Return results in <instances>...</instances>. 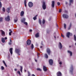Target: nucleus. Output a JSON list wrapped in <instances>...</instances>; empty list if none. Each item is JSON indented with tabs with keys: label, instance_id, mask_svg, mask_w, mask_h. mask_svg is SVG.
<instances>
[{
	"label": "nucleus",
	"instance_id": "obj_46",
	"mask_svg": "<svg viewBox=\"0 0 76 76\" xmlns=\"http://www.w3.org/2000/svg\"><path fill=\"white\" fill-rule=\"evenodd\" d=\"M32 30H31V29H30V30H29L30 32H32Z\"/></svg>",
	"mask_w": 76,
	"mask_h": 76
},
{
	"label": "nucleus",
	"instance_id": "obj_16",
	"mask_svg": "<svg viewBox=\"0 0 76 76\" xmlns=\"http://www.w3.org/2000/svg\"><path fill=\"white\" fill-rule=\"evenodd\" d=\"M35 37L36 38H38V37H39V33H37L35 35Z\"/></svg>",
	"mask_w": 76,
	"mask_h": 76
},
{
	"label": "nucleus",
	"instance_id": "obj_59",
	"mask_svg": "<svg viewBox=\"0 0 76 76\" xmlns=\"http://www.w3.org/2000/svg\"><path fill=\"white\" fill-rule=\"evenodd\" d=\"M38 54L39 55L40 54L39 53V54L38 53Z\"/></svg>",
	"mask_w": 76,
	"mask_h": 76
},
{
	"label": "nucleus",
	"instance_id": "obj_9",
	"mask_svg": "<svg viewBox=\"0 0 76 76\" xmlns=\"http://www.w3.org/2000/svg\"><path fill=\"white\" fill-rule=\"evenodd\" d=\"M10 52L11 53V54H13V48H10Z\"/></svg>",
	"mask_w": 76,
	"mask_h": 76
},
{
	"label": "nucleus",
	"instance_id": "obj_51",
	"mask_svg": "<svg viewBox=\"0 0 76 76\" xmlns=\"http://www.w3.org/2000/svg\"><path fill=\"white\" fill-rule=\"evenodd\" d=\"M35 61L37 62V60L35 59Z\"/></svg>",
	"mask_w": 76,
	"mask_h": 76
},
{
	"label": "nucleus",
	"instance_id": "obj_7",
	"mask_svg": "<svg viewBox=\"0 0 76 76\" xmlns=\"http://www.w3.org/2000/svg\"><path fill=\"white\" fill-rule=\"evenodd\" d=\"M63 17L64 18H68V17H69V16H68V15H67L64 14L63 15Z\"/></svg>",
	"mask_w": 76,
	"mask_h": 76
},
{
	"label": "nucleus",
	"instance_id": "obj_45",
	"mask_svg": "<svg viewBox=\"0 0 76 76\" xmlns=\"http://www.w3.org/2000/svg\"><path fill=\"white\" fill-rule=\"evenodd\" d=\"M59 64H62V63H61V62H60L59 63Z\"/></svg>",
	"mask_w": 76,
	"mask_h": 76
},
{
	"label": "nucleus",
	"instance_id": "obj_25",
	"mask_svg": "<svg viewBox=\"0 0 76 76\" xmlns=\"http://www.w3.org/2000/svg\"><path fill=\"white\" fill-rule=\"evenodd\" d=\"M26 0L24 1V4H25V7H26Z\"/></svg>",
	"mask_w": 76,
	"mask_h": 76
},
{
	"label": "nucleus",
	"instance_id": "obj_4",
	"mask_svg": "<svg viewBox=\"0 0 76 76\" xmlns=\"http://www.w3.org/2000/svg\"><path fill=\"white\" fill-rule=\"evenodd\" d=\"M49 62L50 65H52L53 63V60L50 59L49 60Z\"/></svg>",
	"mask_w": 76,
	"mask_h": 76
},
{
	"label": "nucleus",
	"instance_id": "obj_5",
	"mask_svg": "<svg viewBox=\"0 0 76 76\" xmlns=\"http://www.w3.org/2000/svg\"><path fill=\"white\" fill-rule=\"evenodd\" d=\"M66 35H67V37H68V38H69V36L70 35H72V34L70 33L69 32H68L66 33Z\"/></svg>",
	"mask_w": 76,
	"mask_h": 76
},
{
	"label": "nucleus",
	"instance_id": "obj_33",
	"mask_svg": "<svg viewBox=\"0 0 76 76\" xmlns=\"http://www.w3.org/2000/svg\"><path fill=\"white\" fill-rule=\"evenodd\" d=\"M45 23V20L44 19H43L42 21V23L43 24H44Z\"/></svg>",
	"mask_w": 76,
	"mask_h": 76
},
{
	"label": "nucleus",
	"instance_id": "obj_38",
	"mask_svg": "<svg viewBox=\"0 0 76 76\" xmlns=\"http://www.w3.org/2000/svg\"><path fill=\"white\" fill-rule=\"evenodd\" d=\"M24 24H25L26 25H28V23H27V22H24Z\"/></svg>",
	"mask_w": 76,
	"mask_h": 76
},
{
	"label": "nucleus",
	"instance_id": "obj_60",
	"mask_svg": "<svg viewBox=\"0 0 76 76\" xmlns=\"http://www.w3.org/2000/svg\"><path fill=\"white\" fill-rule=\"evenodd\" d=\"M58 26V25H57V26Z\"/></svg>",
	"mask_w": 76,
	"mask_h": 76
},
{
	"label": "nucleus",
	"instance_id": "obj_30",
	"mask_svg": "<svg viewBox=\"0 0 76 76\" xmlns=\"http://www.w3.org/2000/svg\"><path fill=\"white\" fill-rule=\"evenodd\" d=\"M39 23L41 24V20L40 19H39Z\"/></svg>",
	"mask_w": 76,
	"mask_h": 76
},
{
	"label": "nucleus",
	"instance_id": "obj_62",
	"mask_svg": "<svg viewBox=\"0 0 76 76\" xmlns=\"http://www.w3.org/2000/svg\"><path fill=\"white\" fill-rule=\"evenodd\" d=\"M69 47H70V46H69Z\"/></svg>",
	"mask_w": 76,
	"mask_h": 76
},
{
	"label": "nucleus",
	"instance_id": "obj_31",
	"mask_svg": "<svg viewBox=\"0 0 76 76\" xmlns=\"http://www.w3.org/2000/svg\"><path fill=\"white\" fill-rule=\"evenodd\" d=\"M12 31H11L9 33V34L10 35H12V34H11V33H12Z\"/></svg>",
	"mask_w": 76,
	"mask_h": 76
},
{
	"label": "nucleus",
	"instance_id": "obj_56",
	"mask_svg": "<svg viewBox=\"0 0 76 76\" xmlns=\"http://www.w3.org/2000/svg\"><path fill=\"white\" fill-rule=\"evenodd\" d=\"M54 35H56V33H54Z\"/></svg>",
	"mask_w": 76,
	"mask_h": 76
},
{
	"label": "nucleus",
	"instance_id": "obj_58",
	"mask_svg": "<svg viewBox=\"0 0 76 76\" xmlns=\"http://www.w3.org/2000/svg\"><path fill=\"white\" fill-rule=\"evenodd\" d=\"M75 45H76V43H75Z\"/></svg>",
	"mask_w": 76,
	"mask_h": 76
},
{
	"label": "nucleus",
	"instance_id": "obj_48",
	"mask_svg": "<svg viewBox=\"0 0 76 76\" xmlns=\"http://www.w3.org/2000/svg\"><path fill=\"white\" fill-rule=\"evenodd\" d=\"M14 70H15V71H16V70H17V69H14Z\"/></svg>",
	"mask_w": 76,
	"mask_h": 76
},
{
	"label": "nucleus",
	"instance_id": "obj_6",
	"mask_svg": "<svg viewBox=\"0 0 76 76\" xmlns=\"http://www.w3.org/2000/svg\"><path fill=\"white\" fill-rule=\"evenodd\" d=\"M31 40H28L27 41V45H30L31 44Z\"/></svg>",
	"mask_w": 76,
	"mask_h": 76
},
{
	"label": "nucleus",
	"instance_id": "obj_52",
	"mask_svg": "<svg viewBox=\"0 0 76 76\" xmlns=\"http://www.w3.org/2000/svg\"><path fill=\"white\" fill-rule=\"evenodd\" d=\"M25 72H26V70H25Z\"/></svg>",
	"mask_w": 76,
	"mask_h": 76
},
{
	"label": "nucleus",
	"instance_id": "obj_43",
	"mask_svg": "<svg viewBox=\"0 0 76 76\" xmlns=\"http://www.w3.org/2000/svg\"><path fill=\"white\" fill-rule=\"evenodd\" d=\"M57 4H58V6L60 5V2H57Z\"/></svg>",
	"mask_w": 76,
	"mask_h": 76
},
{
	"label": "nucleus",
	"instance_id": "obj_61",
	"mask_svg": "<svg viewBox=\"0 0 76 76\" xmlns=\"http://www.w3.org/2000/svg\"><path fill=\"white\" fill-rule=\"evenodd\" d=\"M70 26H71V24H70Z\"/></svg>",
	"mask_w": 76,
	"mask_h": 76
},
{
	"label": "nucleus",
	"instance_id": "obj_35",
	"mask_svg": "<svg viewBox=\"0 0 76 76\" xmlns=\"http://www.w3.org/2000/svg\"><path fill=\"white\" fill-rule=\"evenodd\" d=\"M1 6H2V5H1V3L0 1V8H1Z\"/></svg>",
	"mask_w": 76,
	"mask_h": 76
},
{
	"label": "nucleus",
	"instance_id": "obj_15",
	"mask_svg": "<svg viewBox=\"0 0 76 76\" xmlns=\"http://www.w3.org/2000/svg\"><path fill=\"white\" fill-rule=\"evenodd\" d=\"M67 52L68 53H69V54H70V56H72V52L69 50H68Z\"/></svg>",
	"mask_w": 76,
	"mask_h": 76
},
{
	"label": "nucleus",
	"instance_id": "obj_32",
	"mask_svg": "<svg viewBox=\"0 0 76 76\" xmlns=\"http://www.w3.org/2000/svg\"><path fill=\"white\" fill-rule=\"evenodd\" d=\"M1 69L2 70H4V67H3V66H1Z\"/></svg>",
	"mask_w": 76,
	"mask_h": 76
},
{
	"label": "nucleus",
	"instance_id": "obj_14",
	"mask_svg": "<svg viewBox=\"0 0 76 76\" xmlns=\"http://www.w3.org/2000/svg\"><path fill=\"white\" fill-rule=\"evenodd\" d=\"M47 52L48 53V54H50V50L49 49H47Z\"/></svg>",
	"mask_w": 76,
	"mask_h": 76
},
{
	"label": "nucleus",
	"instance_id": "obj_28",
	"mask_svg": "<svg viewBox=\"0 0 76 76\" xmlns=\"http://www.w3.org/2000/svg\"><path fill=\"white\" fill-rule=\"evenodd\" d=\"M34 48V45L33 44H31V49L32 50Z\"/></svg>",
	"mask_w": 76,
	"mask_h": 76
},
{
	"label": "nucleus",
	"instance_id": "obj_26",
	"mask_svg": "<svg viewBox=\"0 0 76 76\" xmlns=\"http://www.w3.org/2000/svg\"><path fill=\"white\" fill-rule=\"evenodd\" d=\"M3 21V18H0V22H2Z\"/></svg>",
	"mask_w": 76,
	"mask_h": 76
},
{
	"label": "nucleus",
	"instance_id": "obj_17",
	"mask_svg": "<svg viewBox=\"0 0 76 76\" xmlns=\"http://www.w3.org/2000/svg\"><path fill=\"white\" fill-rule=\"evenodd\" d=\"M15 52H16L17 53H19L20 52V50L19 49H16L15 50Z\"/></svg>",
	"mask_w": 76,
	"mask_h": 76
},
{
	"label": "nucleus",
	"instance_id": "obj_21",
	"mask_svg": "<svg viewBox=\"0 0 76 76\" xmlns=\"http://www.w3.org/2000/svg\"><path fill=\"white\" fill-rule=\"evenodd\" d=\"M25 18H23V19L21 20L22 22H25Z\"/></svg>",
	"mask_w": 76,
	"mask_h": 76
},
{
	"label": "nucleus",
	"instance_id": "obj_13",
	"mask_svg": "<svg viewBox=\"0 0 76 76\" xmlns=\"http://www.w3.org/2000/svg\"><path fill=\"white\" fill-rule=\"evenodd\" d=\"M23 15H24V12L23 11H22L20 13L21 16H23Z\"/></svg>",
	"mask_w": 76,
	"mask_h": 76
},
{
	"label": "nucleus",
	"instance_id": "obj_47",
	"mask_svg": "<svg viewBox=\"0 0 76 76\" xmlns=\"http://www.w3.org/2000/svg\"><path fill=\"white\" fill-rule=\"evenodd\" d=\"M7 39V38L6 37H5V39Z\"/></svg>",
	"mask_w": 76,
	"mask_h": 76
},
{
	"label": "nucleus",
	"instance_id": "obj_63",
	"mask_svg": "<svg viewBox=\"0 0 76 76\" xmlns=\"http://www.w3.org/2000/svg\"><path fill=\"white\" fill-rule=\"evenodd\" d=\"M1 0H0V1H1Z\"/></svg>",
	"mask_w": 76,
	"mask_h": 76
},
{
	"label": "nucleus",
	"instance_id": "obj_20",
	"mask_svg": "<svg viewBox=\"0 0 76 76\" xmlns=\"http://www.w3.org/2000/svg\"><path fill=\"white\" fill-rule=\"evenodd\" d=\"M7 11L8 13H9L10 12V8H8L7 9Z\"/></svg>",
	"mask_w": 76,
	"mask_h": 76
},
{
	"label": "nucleus",
	"instance_id": "obj_37",
	"mask_svg": "<svg viewBox=\"0 0 76 76\" xmlns=\"http://www.w3.org/2000/svg\"><path fill=\"white\" fill-rule=\"evenodd\" d=\"M2 10L4 12H5V8H4L3 7L2 9Z\"/></svg>",
	"mask_w": 76,
	"mask_h": 76
},
{
	"label": "nucleus",
	"instance_id": "obj_10",
	"mask_svg": "<svg viewBox=\"0 0 76 76\" xmlns=\"http://www.w3.org/2000/svg\"><path fill=\"white\" fill-rule=\"evenodd\" d=\"M5 20L7 21H9V20H10V17L9 16H7V18H5Z\"/></svg>",
	"mask_w": 76,
	"mask_h": 76
},
{
	"label": "nucleus",
	"instance_id": "obj_44",
	"mask_svg": "<svg viewBox=\"0 0 76 76\" xmlns=\"http://www.w3.org/2000/svg\"><path fill=\"white\" fill-rule=\"evenodd\" d=\"M11 44H12V43H11V42H10L9 43V45H11Z\"/></svg>",
	"mask_w": 76,
	"mask_h": 76
},
{
	"label": "nucleus",
	"instance_id": "obj_24",
	"mask_svg": "<svg viewBox=\"0 0 76 76\" xmlns=\"http://www.w3.org/2000/svg\"><path fill=\"white\" fill-rule=\"evenodd\" d=\"M3 62L5 66L6 67H7V65H6V63H5V62H4V61H3Z\"/></svg>",
	"mask_w": 76,
	"mask_h": 76
},
{
	"label": "nucleus",
	"instance_id": "obj_12",
	"mask_svg": "<svg viewBox=\"0 0 76 76\" xmlns=\"http://www.w3.org/2000/svg\"><path fill=\"white\" fill-rule=\"evenodd\" d=\"M43 70H44V71H47V68L45 66H43Z\"/></svg>",
	"mask_w": 76,
	"mask_h": 76
},
{
	"label": "nucleus",
	"instance_id": "obj_29",
	"mask_svg": "<svg viewBox=\"0 0 76 76\" xmlns=\"http://www.w3.org/2000/svg\"><path fill=\"white\" fill-rule=\"evenodd\" d=\"M64 27L65 29H66V24H64Z\"/></svg>",
	"mask_w": 76,
	"mask_h": 76
},
{
	"label": "nucleus",
	"instance_id": "obj_1",
	"mask_svg": "<svg viewBox=\"0 0 76 76\" xmlns=\"http://www.w3.org/2000/svg\"><path fill=\"white\" fill-rule=\"evenodd\" d=\"M42 8L43 9L45 10L46 9V6L45 5V2H43L42 5Z\"/></svg>",
	"mask_w": 76,
	"mask_h": 76
},
{
	"label": "nucleus",
	"instance_id": "obj_34",
	"mask_svg": "<svg viewBox=\"0 0 76 76\" xmlns=\"http://www.w3.org/2000/svg\"><path fill=\"white\" fill-rule=\"evenodd\" d=\"M70 3H73V0H70Z\"/></svg>",
	"mask_w": 76,
	"mask_h": 76
},
{
	"label": "nucleus",
	"instance_id": "obj_36",
	"mask_svg": "<svg viewBox=\"0 0 76 76\" xmlns=\"http://www.w3.org/2000/svg\"><path fill=\"white\" fill-rule=\"evenodd\" d=\"M17 72H18V74H19L20 76V71H18Z\"/></svg>",
	"mask_w": 76,
	"mask_h": 76
},
{
	"label": "nucleus",
	"instance_id": "obj_49",
	"mask_svg": "<svg viewBox=\"0 0 76 76\" xmlns=\"http://www.w3.org/2000/svg\"><path fill=\"white\" fill-rule=\"evenodd\" d=\"M32 76H35L33 74L32 75Z\"/></svg>",
	"mask_w": 76,
	"mask_h": 76
},
{
	"label": "nucleus",
	"instance_id": "obj_53",
	"mask_svg": "<svg viewBox=\"0 0 76 76\" xmlns=\"http://www.w3.org/2000/svg\"><path fill=\"white\" fill-rule=\"evenodd\" d=\"M9 31H11V29H10V30H9Z\"/></svg>",
	"mask_w": 76,
	"mask_h": 76
},
{
	"label": "nucleus",
	"instance_id": "obj_8",
	"mask_svg": "<svg viewBox=\"0 0 76 76\" xmlns=\"http://www.w3.org/2000/svg\"><path fill=\"white\" fill-rule=\"evenodd\" d=\"M57 76H61V73L60 72H58L57 73Z\"/></svg>",
	"mask_w": 76,
	"mask_h": 76
},
{
	"label": "nucleus",
	"instance_id": "obj_23",
	"mask_svg": "<svg viewBox=\"0 0 76 76\" xmlns=\"http://www.w3.org/2000/svg\"><path fill=\"white\" fill-rule=\"evenodd\" d=\"M23 69V68L22 67V66L20 67V71L21 72V73H22V69Z\"/></svg>",
	"mask_w": 76,
	"mask_h": 76
},
{
	"label": "nucleus",
	"instance_id": "obj_11",
	"mask_svg": "<svg viewBox=\"0 0 76 76\" xmlns=\"http://www.w3.org/2000/svg\"><path fill=\"white\" fill-rule=\"evenodd\" d=\"M55 3V2H54V1H52V7H54Z\"/></svg>",
	"mask_w": 76,
	"mask_h": 76
},
{
	"label": "nucleus",
	"instance_id": "obj_19",
	"mask_svg": "<svg viewBox=\"0 0 76 76\" xmlns=\"http://www.w3.org/2000/svg\"><path fill=\"white\" fill-rule=\"evenodd\" d=\"M59 47L60 48H62V45H61V42H59Z\"/></svg>",
	"mask_w": 76,
	"mask_h": 76
},
{
	"label": "nucleus",
	"instance_id": "obj_57",
	"mask_svg": "<svg viewBox=\"0 0 76 76\" xmlns=\"http://www.w3.org/2000/svg\"><path fill=\"white\" fill-rule=\"evenodd\" d=\"M40 48H42V46H41V47H40Z\"/></svg>",
	"mask_w": 76,
	"mask_h": 76
},
{
	"label": "nucleus",
	"instance_id": "obj_3",
	"mask_svg": "<svg viewBox=\"0 0 76 76\" xmlns=\"http://www.w3.org/2000/svg\"><path fill=\"white\" fill-rule=\"evenodd\" d=\"M0 31L1 32L2 36H4L5 35V32L1 30Z\"/></svg>",
	"mask_w": 76,
	"mask_h": 76
},
{
	"label": "nucleus",
	"instance_id": "obj_27",
	"mask_svg": "<svg viewBox=\"0 0 76 76\" xmlns=\"http://www.w3.org/2000/svg\"><path fill=\"white\" fill-rule=\"evenodd\" d=\"M45 57L46 58H48V55L47 54H45Z\"/></svg>",
	"mask_w": 76,
	"mask_h": 76
},
{
	"label": "nucleus",
	"instance_id": "obj_40",
	"mask_svg": "<svg viewBox=\"0 0 76 76\" xmlns=\"http://www.w3.org/2000/svg\"><path fill=\"white\" fill-rule=\"evenodd\" d=\"M61 37H63V38H64V36L62 34H61Z\"/></svg>",
	"mask_w": 76,
	"mask_h": 76
},
{
	"label": "nucleus",
	"instance_id": "obj_64",
	"mask_svg": "<svg viewBox=\"0 0 76 76\" xmlns=\"http://www.w3.org/2000/svg\"><path fill=\"white\" fill-rule=\"evenodd\" d=\"M69 29H70V28H69Z\"/></svg>",
	"mask_w": 76,
	"mask_h": 76
},
{
	"label": "nucleus",
	"instance_id": "obj_2",
	"mask_svg": "<svg viewBox=\"0 0 76 76\" xmlns=\"http://www.w3.org/2000/svg\"><path fill=\"white\" fill-rule=\"evenodd\" d=\"M28 5L29 7H31L33 6V3L31 2H29L28 3Z\"/></svg>",
	"mask_w": 76,
	"mask_h": 76
},
{
	"label": "nucleus",
	"instance_id": "obj_50",
	"mask_svg": "<svg viewBox=\"0 0 76 76\" xmlns=\"http://www.w3.org/2000/svg\"><path fill=\"white\" fill-rule=\"evenodd\" d=\"M10 42H12V40L11 39H10Z\"/></svg>",
	"mask_w": 76,
	"mask_h": 76
},
{
	"label": "nucleus",
	"instance_id": "obj_41",
	"mask_svg": "<svg viewBox=\"0 0 76 76\" xmlns=\"http://www.w3.org/2000/svg\"><path fill=\"white\" fill-rule=\"evenodd\" d=\"M18 21V19L17 20H14L15 22H16Z\"/></svg>",
	"mask_w": 76,
	"mask_h": 76
},
{
	"label": "nucleus",
	"instance_id": "obj_22",
	"mask_svg": "<svg viewBox=\"0 0 76 76\" xmlns=\"http://www.w3.org/2000/svg\"><path fill=\"white\" fill-rule=\"evenodd\" d=\"M37 15H36L35 17L33 18V19H34V20H35L37 19Z\"/></svg>",
	"mask_w": 76,
	"mask_h": 76
},
{
	"label": "nucleus",
	"instance_id": "obj_55",
	"mask_svg": "<svg viewBox=\"0 0 76 76\" xmlns=\"http://www.w3.org/2000/svg\"><path fill=\"white\" fill-rule=\"evenodd\" d=\"M54 37L55 38H56V36H54Z\"/></svg>",
	"mask_w": 76,
	"mask_h": 76
},
{
	"label": "nucleus",
	"instance_id": "obj_18",
	"mask_svg": "<svg viewBox=\"0 0 76 76\" xmlns=\"http://www.w3.org/2000/svg\"><path fill=\"white\" fill-rule=\"evenodd\" d=\"M1 41L2 42H3L4 43L5 42V40H4V38H2L1 39Z\"/></svg>",
	"mask_w": 76,
	"mask_h": 76
},
{
	"label": "nucleus",
	"instance_id": "obj_42",
	"mask_svg": "<svg viewBox=\"0 0 76 76\" xmlns=\"http://www.w3.org/2000/svg\"><path fill=\"white\" fill-rule=\"evenodd\" d=\"M59 13L61 12V9L59 10Z\"/></svg>",
	"mask_w": 76,
	"mask_h": 76
},
{
	"label": "nucleus",
	"instance_id": "obj_54",
	"mask_svg": "<svg viewBox=\"0 0 76 76\" xmlns=\"http://www.w3.org/2000/svg\"><path fill=\"white\" fill-rule=\"evenodd\" d=\"M66 4H67V2H66Z\"/></svg>",
	"mask_w": 76,
	"mask_h": 76
},
{
	"label": "nucleus",
	"instance_id": "obj_39",
	"mask_svg": "<svg viewBox=\"0 0 76 76\" xmlns=\"http://www.w3.org/2000/svg\"><path fill=\"white\" fill-rule=\"evenodd\" d=\"M37 69L38 70H39L40 71H41V69L40 68H37Z\"/></svg>",
	"mask_w": 76,
	"mask_h": 76
}]
</instances>
